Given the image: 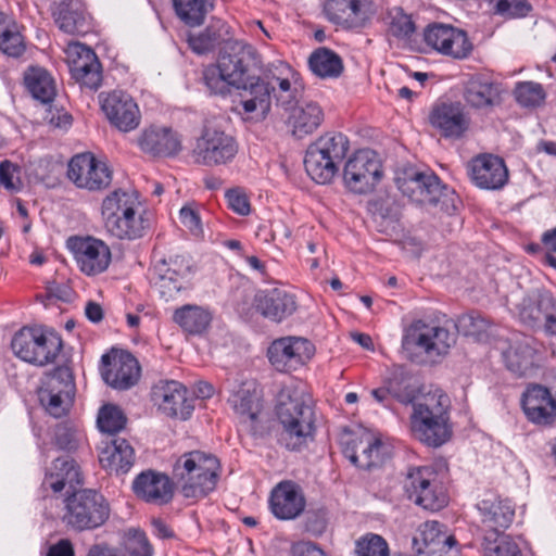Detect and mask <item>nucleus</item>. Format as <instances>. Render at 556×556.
I'll list each match as a JSON object with an SVG mask.
<instances>
[{
    "label": "nucleus",
    "instance_id": "1",
    "mask_svg": "<svg viewBox=\"0 0 556 556\" xmlns=\"http://www.w3.org/2000/svg\"><path fill=\"white\" fill-rule=\"evenodd\" d=\"M450 408V399L441 390L437 389L422 394L413 404L410 415L413 437L433 448L448 442L453 434Z\"/></svg>",
    "mask_w": 556,
    "mask_h": 556
},
{
    "label": "nucleus",
    "instance_id": "2",
    "mask_svg": "<svg viewBox=\"0 0 556 556\" xmlns=\"http://www.w3.org/2000/svg\"><path fill=\"white\" fill-rule=\"evenodd\" d=\"M277 417L282 426L278 442L289 451L306 447L315 434V410L312 397L303 391L281 393Z\"/></svg>",
    "mask_w": 556,
    "mask_h": 556
},
{
    "label": "nucleus",
    "instance_id": "3",
    "mask_svg": "<svg viewBox=\"0 0 556 556\" xmlns=\"http://www.w3.org/2000/svg\"><path fill=\"white\" fill-rule=\"evenodd\" d=\"M219 460L210 453L191 451L184 453L173 466V480L186 498L200 500L215 490Z\"/></svg>",
    "mask_w": 556,
    "mask_h": 556
},
{
    "label": "nucleus",
    "instance_id": "4",
    "mask_svg": "<svg viewBox=\"0 0 556 556\" xmlns=\"http://www.w3.org/2000/svg\"><path fill=\"white\" fill-rule=\"evenodd\" d=\"M395 182L402 194L418 205L439 207L448 215L457 208L455 191L442 185L432 172L408 168L397 175Z\"/></svg>",
    "mask_w": 556,
    "mask_h": 556
},
{
    "label": "nucleus",
    "instance_id": "5",
    "mask_svg": "<svg viewBox=\"0 0 556 556\" xmlns=\"http://www.w3.org/2000/svg\"><path fill=\"white\" fill-rule=\"evenodd\" d=\"M138 198L134 192L116 189L108 194L101 207L106 231L121 240L141 238L148 223L138 213Z\"/></svg>",
    "mask_w": 556,
    "mask_h": 556
},
{
    "label": "nucleus",
    "instance_id": "6",
    "mask_svg": "<svg viewBox=\"0 0 556 556\" xmlns=\"http://www.w3.org/2000/svg\"><path fill=\"white\" fill-rule=\"evenodd\" d=\"M110 515V503L100 492L79 489L65 497L62 521L77 532L92 531L102 527Z\"/></svg>",
    "mask_w": 556,
    "mask_h": 556
},
{
    "label": "nucleus",
    "instance_id": "7",
    "mask_svg": "<svg viewBox=\"0 0 556 556\" xmlns=\"http://www.w3.org/2000/svg\"><path fill=\"white\" fill-rule=\"evenodd\" d=\"M454 343L448 329L418 319L405 330L402 349L410 361L420 362V354L431 359L446 355Z\"/></svg>",
    "mask_w": 556,
    "mask_h": 556
},
{
    "label": "nucleus",
    "instance_id": "8",
    "mask_svg": "<svg viewBox=\"0 0 556 556\" xmlns=\"http://www.w3.org/2000/svg\"><path fill=\"white\" fill-rule=\"evenodd\" d=\"M62 348L63 341L58 333L34 327H23L11 341L16 357L40 367L53 363Z\"/></svg>",
    "mask_w": 556,
    "mask_h": 556
},
{
    "label": "nucleus",
    "instance_id": "9",
    "mask_svg": "<svg viewBox=\"0 0 556 556\" xmlns=\"http://www.w3.org/2000/svg\"><path fill=\"white\" fill-rule=\"evenodd\" d=\"M70 361L55 367L47 378L46 386L38 392L46 412L54 418L65 416L74 401L75 382Z\"/></svg>",
    "mask_w": 556,
    "mask_h": 556
},
{
    "label": "nucleus",
    "instance_id": "10",
    "mask_svg": "<svg viewBox=\"0 0 556 556\" xmlns=\"http://www.w3.org/2000/svg\"><path fill=\"white\" fill-rule=\"evenodd\" d=\"M404 490L410 501L424 509L438 511L446 506L447 496L430 466L412 467L404 479Z\"/></svg>",
    "mask_w": 556,
    "mask_h": 556
},
{
    "label": "nucleus",
    "instance_id": "11",
    "mask_svg": "<svg viewBox=\"0 0 556 556\" xmlns=\"http://www.w3.org/2000/svg\"><path fill=\"white\" fill-rule=\"evenodd\" d=\"M383 175L382 164L378 154L370 149L354 152L343 168L345 187L357 194L371 192Z\"/></svg>",
    "mask_w": 556,
    "mask_h": 556
},
{
    "label": "nucleus",
    "instance_id": "12",
    "mask_svg": "<svg viewBox=\"0 0 556 556\" xmlns=\"http://www.w3.org/2000/svg\"><path fill=\"white\" fill-rule=\"evenodd\" d=\"M235 88L239 90V101L235 106L238 114L244 116L245 119L256 122L264 121L268 116L274 91L269 74L264 73L263 77L253 75Z\"/></svg>",
    "mask_w": 556,
    "mask_h": 556
},
{
    "label": "nucleus",
    "instance_id": "13",
    "mask_svg": "<svg viewBox=\"0 0 556 556\" xmlns=\"http://www.w3.org/2000/svg\"><path fill=\"white\" fill-rule=\"evenodd\" d=\"M238 143L225 131L204 127L192 150L194 162L204 166L226 165L236 157Z\"/></svg>",
    "mask_w": 556,
    "mask_h": 556
},
{
    "label": "nucleus",
    "instance_id": "14",
    "mask_svg": "<svg viewBox=\"0 0 556 556\" xmlns=\"http://www.w3.org/2000/svg\"><path fill=\"white\" fill-rule=\"evenodd\" d=\"M315 354L314 344L301 337L276 339L267 349L270 364L281 372L296 370L305 365Z\"/></svg>",
    "mask_w": 556,
    "mask_h": 556
},
{
    "label": "nucleus",
    "instance_id": "15",
    "mask_svg": "<svg viewBox=\"0 0 556 556\" xmlns=\"http://www.w3.org/2000/svg\"><path fill=\"white\" fill-rule=\"evenodd\" d=\"M67 177L78 188L99 191L110 186L112 170L106 163L98 161L91 152H85L71 159Z\"/></svg>",
    "mask_w": 556,
    "mask_h": 556
},
{
    "label": "nucleus",
    "instance_id": "16",
    "mask_svg": "<svg viewBox=\"0 0 556 556\" xmlns=\"http://www.w3.org/2000/svg\"><path fill=\"white\" fill-rule=\"evenodd\" d=\"M470 116L459 101L435 102L429 113V123L445 139L459 140L470 127Z\"/></svg>",
    "mask_w": 556,
    "mask_h": 556
},
{
    "label": "nucleus",
    "instance_id": "17",
    "mask_svg": "<svg viewBox=\"0 0 556 556\" xmlns=\"http://www.w3.org/2000/svg\"><path fill=\"white\" fill-rule=\"evenodd\" d=\"M101 110L112 126L119 131L135 130L141 121L138 104L130 94L122 90H114L99 96Z\"/></svg>",
    "mask_w": 556,
    "mask_h": 556
},
{
    "label": "nucleus",
    "instance_id": "18",
    "mask_svg": "<svg viewBox=\"0 0 556 556\" xmlns=\"http://www.w3.org/2000/svg\"><path fill=\"white\" fill-rule=\"evenodd\" d=\"M67 247L74 254L79 269L87 276H96L105 271L111 263L110 248L93 237H73Z\"/></svg>",
    "mask_w": 556,
    "mask_h": 556
},
{
    "label": "nucleus",
    "instance_id": "19",
    "mask_svg": "<svg viewBox=\"0 0 556 556\" xmlns=\"http://www.w3.org/2000/svg\"><path fill=\"white\" fill-rule=\"evenodd\" d=\"M424 40L432 49L454 59H465L472 50L467 33L448 24H429L424 30Z\"/></svg>",
    "mask_w": 556,
    "mask_h": 556
},
{
    "label": "nucleus",
    "instance_id": "20",
    "mask_svg": "<svg viewBox=\"0 0 556 556\" xmlns=\"http://www.w3.org/2000/svg\"><path fill=\"white\" fill-rule=\"evenodd\" d=\"M102 377L112 388L127 390L135 386L140 377L137 358L129 352L111 350L101 357Z\"/></svg>",
    "mask_w": 556,
    "mask_h": 556
},
{
    "label": "nucleus",
    "instance_id": "21",
    "mask_svg": "<svg viewBox=\"0 0 556 556\" xmlns=\"http://www.w3.org/2000/svg\"><path fill=\"white\" fill-rule=\"evenodd\" d=\"M187 393V389L180 382L165 380L152 387L151 399L165 415L186 420L194 408L192 399H189Z\"/></svg>",
    "mask_w": 556,
    "mask_h": 556
},
{
    "label": "nucleus",
    "instance_id": "22",
    "mask_svg": "<svg viewBox=\"0 0 556 556\" xmlns=\"http://www.w3.org/2000/svg\"><path fill=\"white\" fill-rule=\"evenodd\" d=\"M217 63L226 77L230 78L232 87H237L254 75L256 53L252 46L233 42L220 52Z\"/></svg>",
    "mask_w": 556,
    "mask_h": 556
},
{
    "label": "nucleus",
    "instance_id": "23",
    "mask_svg": "<svg viewBox=\"0 0 556 556\" xmlns=\"http://www.w3.org/2000/svg\"><path fill=\"white\" fill-rule=\"evenodd\" d=\"M477 508L482 517V523L489 529L483 541L504 536L503 532L514 520L515 508L510 501L502 500L494 494H488L478 504Z\"/></svg>",
    "mask_w": 556,
    "mask_h": 556
},
{
    "label": "nucleus",
    "instance_id": "24",
    "mask_svg": "<svg viewBox=\"0 0 556 556\" xmlns=\"http://www.w3.org/2000/svg\"><path fill=\"white\" fill-rule=\"evenodd\" d=\"M555 311L556 301L553 294L547 290H536L522 299L519 304V318L529 327L543 325L549 333L551 324L556 321Z\"/></svg>",
    "mask_w": 556,
    "mask_h": 556
},
{
    "label": "nucleus",
    "instance_id": "25",
    "mask_svg": "<svg viewBox=\"0 0 556 556\" xmlns=\"http://www.w3.org/2000/svg\"><path fill=\"white\" fill-rule=\"evenodd\" d=\"M306 500L302 488L291 481L279 482L270 492L269 508L279 520H293L304 511Z\"/></svg>",
    "mask_w": 556,
    "mask_h": 556
},
{
    "label": "nucleus",
    "instance_id": "26",
    "mask_svg": "<svg viewBox=\"0 0 556 556\" xmlns=\"http://www.w3.org/2000/svg\"><path fill=\"white\" fill-rule=\"evenodd\" d=\"M521 406L529 421L548 426L556 419V400L541 384H530L521 396Z\"/></svg>",
    "mask_w": 556,
    "mask_h": 556
},
{
    "label": "nucleus",
    "instance_id": "27",
    "mask_svg": "<svg viewBox=\"0 0 556 556\" xmlns=\"http://www.w3.org/2000/svg\"><path fill=\"white\" fill-rule=\"evenodd\" d=\"M469 175L477 187L488 190L501 189L508 180L504 160L492 154L473 157L469 163Z\"/></svg>",
    "mask_w": 556,
    "mask_h": 556
},
{
    "label": "nucleus",
    "instance_id": "28",
    "mask_svg": "<svg viewBox=\"0 0 556 556\" xmlns=\"http://www.w3.org/2000/svg\"><path fill=\"white\" fill-rule=\"evenodd\" d=\"M132 491L147 503L164 505L173 500L174 482L167 475L148 469L135 478Z\"/></svg>",
    "mask_w": 556,
    "mask_h": 556
},
{
    "label": "nucleus",
    "instance_id": "29",
    "mask_svg": "<svg viewBox=\"0 0 556 556\" xmlns=\"http://www.w3.org/2000/svg\"><path fill=\"white\" fill-rule=\"evenodd\" d=\"M84 483L80 467L70 456H62L54 459L47 470L42 486L50 489L53 493L65 491L66 496Z\"/></svg>",
    "mask_w": 556,
    "mask_h": 556
},
{
    "label": "nucleus",
    "instance_id": "30",
    "mask_svg": "<svg viewBox=\"0 0 556 556\" xmlns=\"http://www.w3.org/2000/svg\"><path fill=\"white\" fill-rule=\"evenodd\" d=\"M59 29L68 35L83 36L91 28V17L81 0H61L52 11Z\"/></svg>",
    "mask_w": 556,
    "mask_h": 556
},
{
    "label": "nucleus",
    "instance_id": "31",
    "mask_svg": "<svg viewBox=\"0 0 556 556\" xmlns=\"http://www.w3.org/2000/svg\"><path fill=\"white\" fill-rule=\"evenodd\" d=\"M254 306L260 314L276 323L291 316L298 307L295 296L278 288L256 292Z\"/></svg>",
    "mask_w": 556,
    "mask_h": 556
},
{
    "label": "nucleus",
    "instance_id": "32",
    "mask_svg": "<svg viewBox=\"0 0 556 556\" xmlns=\"http://www.w3.org/2000/svg\"><path fill=\"white\" fill-rule=\"evenodd\" d=\"M139 148L153 156H173L181 150L179 137L169 127L150 126L137 139Z\"/></svg>",
    "mask_w": 556,
    "mask_h": 556
},
{
    "label": "nucleus",
    "instance_id": "33",
    "mask_svg": "<svg viewBox=\"0 0 556 556\" xmlns=\"http://www.w3.org/2000/svg\"><path fill=\"white\" fill-rule=\"evenodd\" d=\"M501 86L481 75L469 78L463 91L465 102L476 110H491L501 103Z\"/></svg>",
    "mask_w": 556,
    "mask_h": 556
},
{
    "label": "nucleus",
    "instance_id": "34",
    "mask_svg": "<svg viewBox=\"0 0 556 556\" xmlns=\"http://www.w3.org/2000/svg\"><path fill=\"white\" fill-rule=\"evenodd\" d=\"M324 12L329 22L348 28L363 27L369 18L361 0H327Z\"/></svg>",
    "mask_w": 556,
    "mask_h": 556
},
{
    "label": "nucleus",
    "instance_id": "35",
    "mask_svg": "<svg viewBox=\"0 0 556 556\" xmlns=\"http://www.w3.org/2000/svg\"><path fill=\"white\" fill-rule=\"evenodd\" d=\"M99 462L111 473L124 475L135 463V451L125 439L116 438L100 452Z\"/></svg>",
    "mask_w": 556,
    "mask_h": 556
},
{
    "label": "nucleus",
    "instance_id": "36",
    "mask_svg": "<svg viewBox=\"0 0 556 556\" xmlns=\"http://www.w3.org/2000/svg\"><path fill=\"white\" fill-rule=\"evenodd\" d=\"M323 121L324 111L314 101L301 103V105L294 108L289 116L292 134L299 139L313 134L321 125Z\"/></svg>",
    "mask_w": 556,
    "mask_h": 556
},
{
    "label": "nucleus",
    "instance_id": "37",
    "mask_svg": "<svg viewBox=\"0 0 556 556\" xmlns=\"http://www.w3.org/2000/svg\"><path fill=\"white\" fill-rule=\"evenodd\" d=\"M24 84L33 98L41 103L52 102L56 94L54 79L42 67H29L24 74Z\"/></svg>",
    "mask_w": 556,
    "mask_h": 556
},
{
    "label": "nucleus",
    "instance_id": "38",
    "mask_svg": "<svg viewBox=\"0 0 556 556\" xmlns=\"http://www.w3.org/2000/svg\"><path fill=\"white\" fill-rule=\"evenodd\" d=\"M388 386L390 394L404 404L413 405L421 396L413 375L404 366L393 368Z\"/></svg>",
    "mask_w": 556,
    "mask_h": 556
},
{
    "label": "nucleus",
    "instance_id": "39",
    "mask_svg": "<svg viewBox=\"0 0 556 556\" xmlns=\"http://www.w3.org/2000/svg\"><path fill=\"white\" fill-rule=\"evenodd\" d=\"M173 319L184 331L190 334H201L208 328L212 315L207 309L187 304L174 312Z\"/></svg>",
    "mask_w": 556,
    "mask_h": 556
},
{
    "label": "nucleus",
    "instance_id": "40",
    "mask_svg": "<svg viewBox=\"0 0 556 556\" xmlns=\"http://www.w3.org/2000/svg\"><path fill=\"white\" fill-rule=\"evenodd\" d=\"M309 70L320 78H338L343 72L339 54L328 48L316 49L308 58Z\"/></svg>",
    "mask_w": 556,
    "mask_h": 556
},
{
    "label": "nucleus",
    "instance_id": "41",
    "mask_svg": "<svg viewBox=\"0 0 556 556\" xmlns=\"http://www.w3.org/2000/svg\"><path fill=\"white\" fill-rule=\"evenodd\" d=\"M228 401L238 415L256 420L261 405L254 382H243Z\"/></svg>",
    "mask_w": 556,
    "mask_h": 556
},
{
    "label": "nucleus",
    "instance_id": "42",
    "mask_svg": "<svg viewBox=\"0 0 556 556\" xmlns=\"http://www.w3.org/2000/svg\"><path fill=\"white\" fill-rule=\"evenodd\" d=\"M304 166L307 175L321 185L330 182L339 172V167L333 162L309 146L305 153Z\"/></svg>",
    "mask_w": 556,
    "mask_h": 556
},
{
    "label": "nucleus",
    "instance_id": "43",
    "mask_svg": "<svg viewBox=\"0 0 556 556\" xmlns=\"http://www.w3.org/2000/svg\"><path fill=\"white\" fill-rule=\"evenodd\" d=\"M504 358L508 370L523 377L533 371L536 352L527 343H518L504 353Z\"/></svg>",
    "mask_w": 556,
    "mask_h": 556
},
{
    "label": "nucleus",
    "instance_id": "44",
    "mask_svg": "<svg viewBox=\"0 0 556 556\" xmlns=\"http://www.w3.org/2000/svg\"><path fill=\"white\" fill-rule=\"evenodd\" d=\"M0 50L11 58H20L26 50L16 23L2 12H0Z\"/></svg>",
    "mask_w": 556,
    "mask_h": 556
},
{
    "label": "nucleus",
    "instance_id": "45",
    "mask_svg": "<svg viewBox=\"0 0 556 556\" xmlns=\"http://www.w3.org/2000/svg\"><path fill=\"white\" fill-rule=\"evenodd\" d=\"M313 149L319 150L324 156L333 162L338 167L342 160L345 157L350 141L346 136L341 132H326L320 136L315 142L309 144Z\"/></svg>",
    "mask_w": 556,
    "mask_h": 556
},
{
    "label": "nucleus",
    "instance_id": "46",
    "mask_svg": "<svg viewBox=\"0 0 556 556\" xmlns=\"http://www.w3.org/2000/svg\"><path fill=\"white\" fill-rule=\"evenodd\" d=\"M421 546L417 547L418 555L422 552H431L435 548H445L446 545H456L453 535L446 534L444 526L439 521H427L420 528Z\"/></svg>",
    "mask_w": 556,
    "mask_h": 556
},
{
    "label": "nucleus",
    "instance_id": "47",
    "mask_svg": "<svg viewBox=\"0 0 556 556\" xmlns=\"http://www.w3.org/2000/svg\"><path fill=\"white\" fill-rule=\"evenodd\" d=\"M224 34H227V25L222 21H217L208 25L200 34L190 35L188 43L190 49L197 54H205L219 45L224 39Z\"/></svg>",
    "mask_w": 556,
    "mask_h": 556
},
{
    "label": "nucleus",
    "instance_id": "48",
    "mask_svg": "<svg viewBox=\"0 0 556 556\" xmlns=\"http://www.w3.org/2000/svg\"><path fill=\"white\" fill-rule=\"evenodd\" d=\"M177 16L188 26L195 27L203 24L206 14L213 9L207 0H173Z\"/></svg>",
    "mask_w": 556,
    "mask_h": 556
},
{
    "label": "nucleus",
    "instance_id": "49",
    "mask_svg": "<svg viewBox=\"0 0 556 556\" xmlns=\"http://www.w3.org/2000/svg\"><path fill=\"white\" fill-rule=\"evenodd\" d=\"M390 448L380 439L365 437V443L362 447L358 468L370 470L381 467L390 458Z\"/></svg>",
    "mask_w": 556,
    "mask_h": 556
},
{
    "label": "nucleus",
    "instance_id": "50",
    "mask_svg": "<svg viewBox=\"0 0 556 556\" xmlns=\"http://www.w3.org/2000/svg\"><path fill=\"white\" fill-rule=\"evenodd\" d=\"M74 53L76 58L71 59L68 67L71 76L75 81L88 74L92 68H101L98 56L91 48L78 43L74 47Z\"/></svg>",
    "mask_w": 556,
    "mask_h": 556
},
{
    "label": "nucleus",
    "instance_id": "51",
    "mask_svg": "<svg viewBox=\"0 0 556 556\" xmlns=\"http://www.w3.org/2000/svg\"><path fill=\"white\" fill-rule=\"evenodd\" d=\"M456 328L465 337L483 341L489 337L490 321L479 312H470L458 317Z\"/></svg>",
    "mask_w": 556,
    "mask_h": 556
},
{
    "label": "nucleus",
    "instance_id": "52",
    "mask_svg": "<svg viewBox=\"0 0 556 556\" xmlns=\"http://www.w3.org/2000/svg\"><path fill=\"white\" fill-rule=\"evenodd\" d=\"M127 418L122 409L113 404L101 407L98 414L97 424L100 431L115 434L125 428Z\"/></svg>",
    "mask_w": 556,
    "mask_h": 556
},
{
    "label": "nucleus",
    "instance_id": "53",
    "mask_svg": "<svg viewBox=\"0 0 556 556\" xmlns=\"http://www.w3.org/2000/svg\"><path fill=\"white\" fill-rule=\"evenodd\" d=\"M172 270L182 283L192 273V264L188 256L175 255L168 260H161L153 267V275H166Z\"/></svg>",
    "mask_w": 556,
    "mask_h": 556
},
{
    "label": "nucleus",
    "instance_id": "54",
    "mask_svg": "<svg viewBox=\"0 0 556 556\" xmlns=\"http://www.w3.org/2000/svg\"><path fill=\"white\" fill-rule=\"evenodd\" d=\"M517 102L526 108L540 105L545 99V91L541 84L534 81L518 83L514 90Z\"/></svg>",
    "mask_w": 556,
    "mask_h": 556
},
{
    "label": "nucleus",
    "instance_id": "55",
    "mask_svg": "<svg viewBox=\"0 0 556 556\" xmlns=\"http://www.w3.org/2000/svg\"><path fill=\"white\" fill-rule=\"evenodd\" d=\"M356 556H390L387 541L379 534L367 533L355 542Z\"/></svg>",
    "mask_w": 556,
    "mask_h": 556
},
{
    "label": "nucleus",
    "instance_id": "56",
    "mask_svg": "<svg viewBox=\"0 0 556 556\" xmlns=\"http://www.w3.org/2000/svg\"><path fill=\"white\" fill-rule=\"evenodd\" d=\"M203 80L210 92L216 96H227L232 87L230 78L226 77L218 63L204 68Z\"/></svg>",
    "mask_w": 556,
    "mask_h": 556
},
{
    "label": "nucleus",
    "instance_id": "57",
    "mask_svg": "<svg viewBox=\"0 0 556 556\" xmlns=\"http://www.w3.org/2000/svg\"><path fill=\"white\" fill-rule=\"evenodd\" d=\"M494 13L506 18L525 17L532 7L528 0H490Z\"/></svg>",
    "mask_w": 556,
    "mask_h": 556
},
{
    "label": "nucleus",
    "instance_id": "58",
    "mask_svg": "<svg viewBox=\"0 0 556 556\" xmlns=\"http://www.w3.org/2000/svg\"><path fill=\"white\" fill-rule=\"evenodd\" d=\"M484 556H522L518 544L509 536L493 539L491 542L483 541Z\"/></svg>",
    "mask_w": 556,
    "mask_h": 556
},
{
    "label": "nucleus",
    "instance_id": "59",
    "mask_svg": "<svg viewBox=\"0 0 556 556\" xmlns=\"http://www.w3.org/2000/svg\"><path fill=\"white\" fill-rule=\"evenodd\" d=\"M153 283L165 301L173 299L184 288L182 282L179 281V278L172 270H168L164 277L162 275H153Z\"/></svg>",
    "mask_w": 556,
    "mask_h": 556
},
{
    "label": "nucleus",
    "instance_id": "60",
    "mask_svg": "<svg viewBox=\"0 0 556 556\" xmlns=\"http://www.w3.org/2000/svg\"><path fill=\"white\" fill-rule=\"evenodd\" d=\"M20 168L10 161L5 160L0 163V185L11 193L22 190L23 182L18 176Z\"/></svg>",
    "mask_w": 556,
    "mask_h": 556
},
{
    "label": "nucleus",
    "instance_id": "61",
    "mask_svg": "<svg viewBox=\"0 0 556 556\" xmlns=\"http://www.w3.org/2000/svg\"><path fill=\"white\" fill-rule=\"evenodd\" d=\"M127 541V552L129 556H152L153 548L146 533L141 530H131Z\"/></svg>",
    "mask_w": 556,
    "mask_h": 556
},
{
    "label": "nucleus",
    "instance_id": "62",
    "mask_svg": "<svg viewBox=\"0 0 556 556\" xmlns=\"http://www.w3.org/2000/svg\"><path fill=\"white\" fill-rule=\"evenodd\" d=\"M415 31V24L410 16L404 14L401 10L392 17L390 23V33L392 36L401 39L409 38Z\"/></svg>",
    "mask_w": 556,
    "mask_h": 556
},
{
    "label": "nucleus",
    "instance_id": "63",
    "mask_svg": "<svg viewBox=\"0 0 556 556\" xmlns=\"http://www.w3.org/2000/svg\"><path fill=\"white\" fill-rule=\"evenodd\" d=\"M54 442L60 450L64 451H74L78 445L75 430L66 425H59L55 428Z\"/></svg>",
    "mask_w": 556,
    "mask_h": 556
},
{
    "label": "nucleus",
    "instance_id": "64",
    "mask_svg": "<svg viewBox=\"0 0 556 556\" xmlns=\"http://www.w3.org/2000/svg\"><path fill=\"white\" fill-rule=\"evenodd\" d=\"M340 443L343 455L357 467L361 455L358 454V451H362L365 443V437L346 435L341 439Z\"/></svg>",
    "mask_w": 556,
    "mask_h": 556
}]
</instances>
